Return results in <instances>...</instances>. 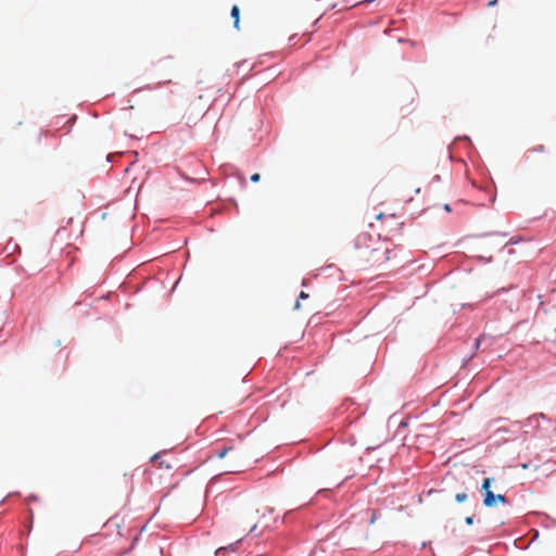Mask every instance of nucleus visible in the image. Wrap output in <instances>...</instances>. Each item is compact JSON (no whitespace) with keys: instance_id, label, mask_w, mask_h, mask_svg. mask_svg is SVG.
Segmentation results:
<instances>
[{"instance_id":"f257e3e1","label":"nucleus","mask_w":556,"mask_h":556,"mask_svg":"<svg viewBox=\"0 0 556 556\" xmlns=\"http://www.w3.org/2000/svg\"><path fill=\"white\" fill-rule=\"evenodd\" d=\"M365 410L362 406L356 404L352 399L344 400L339 406L334 408L332 417L348 414L346 417H364Z\"/></svg>"},{"instance_id":"f03ea898","label":"nucleus","mask_w":556,"mask_h":556,"mask_svg":"<svg viewBox=\"0 0 556 556\" xmlns=\"http://www.w3.org/2000/svg\"><path fill=\"white\" fill-rule=\"evenodd\" d=\"M491 478H485L482 482V490L484 491V498H483V504L484 506L486 507H493L496 505V503H502V504H505L506 503V497L502 494H497L495 495L491 490H490V486H491Z\"/></svg>"},{"instance_id":"7ed1b4c3","label":"nucleus","mask_w":556,"mask_h":556,"mask_svg":"<svg viewBox=\"0 0 556 556\" xmlns=\"http://www.w3.org/2000/svg\"><path fill=\"white\" fill-rule=\"evenodd\" d=\"M231 454L233 464L229 465L226 469V472H238L241 469V465L239 464L242 459V453L236 451L233 447H225L217 452V456L219 458H224L226 455Z\"/></svg>"},{"instance_id":"20e7f679","label":"nucleus","mask_w":556,"mask_h":556,"mask_svg":"<svg viewBox=\"0 0 556 556\" xmlns=\"http://www.w3.org/2000/svg\"><path fill=\"white\" fill-rule=\"evenodd\" d=\"M468 258H473L475 261H477L480 264H490L494 261V257L492 255H490V256H484V255L470 256V255L466 254L465 252H456L455 253V260H457V261H463V260H468Z\"/></svg>"},{"instance_id":"39448f33","label":"nucleus","mask_w":556,"mask_h":556,"mask_svg":"<svg viewBox=\"0 0 556 556\" xmlns=\"http://www.w3.org/2000/svg\"><path fill=\"white\" fill-rule=\"evenodd\" d=\"M3 252H5L8 256H11L13 260H15L21 254L22 249L14 239L10 238L4 245Z\"/></svg>"},{"instance_id":"423d86ee","label":"nucleus","mask_w":556,"mask_h":556,"mask_svg":"<svg viewBox=\"0 0 556 556\" xmlns=\"http://www.w3.org/2000/svg\"><path fill=\"white\" fill-rule=\"evenodd\" d=\"M372 240V236L368 232L359 233L353 241L354 248L356 250L362 249L364 247H369V243Z\"/></svg>"},{"instance_id":"0eeeda50","label":"nucleus","mask_w":556,"mask_h":556,"mask_svg":"<svg viewBox=\"0 0 556 556\" xmlns=\"http://www.w3.org/2000/svg\"><path fill=\"white\" fill-rule=\"evenodd\" d=\"M64 119V123H63V127L66 129V132H70L75 124V122L77 121V115L76 114H73L68 117L66 116H56V121H55V124L58 125L61 121Z\"/></svg>"},{"instance_id":"6e6552de","label":"nucleus","mask_w":556,"mask_h":556,"mask_svg":"<svg viewBox=\"0 0 556 556\" xmlns=\"http://www.w3.org/2000/svg\"><path fill=\"white\" fill-rule=\"evenodd\" d=\"M230 17L235 29H240V8L233 4L230 9Z\"/></svg>"},{"instance_id":"1a4fd4ad","label":"nucleus","mask_w":556,"mask_h":556,"mask_svg":"<svg viewBox=\"0 0 556 556\" xmlns=\"http://www.w3.org/2000/svg\"><path fill=\"white\" fill-rule=\"evenodd\" d=\"M462 142V144L469 150V152L471 150H475V147H473V143H472V140L469 136L467 135H463V136H458L454 139V142Z\"/></svg>"},{"instance_id":"9d476101","label":"nucleus","mask_w":556,"mask_h":556,"mask_svg":"<svg viewBox=\"0 0 556 556\" xmlns=\"http://www.w3.org/2000/svg\"><path fill=\"white\" fill-rule=\"evenodd\" d=\"M484 337L485 336H478L471 345V352L473 355H477L480 351L482 345L484 344Z\"/></svg>"},{"instance_id":"9b49d317","label":"nucleus","mask_w":556,"mask_h":556,"mask_svg":"<svg viewBox=\"0 0 556 556\" xmlns=\"http://www.w3.org/2000/svg\"><path fill=\"white\" fill-rule=\"evenodd\" d=\"M479 336H485L484 337V346H483V351L486 350V349H490L497 340L498 336H492L490 333H486V332H482L480 333Z\"/></svg>"},{"instance_id":"f8f14e48","label":"nucleus","mask_w":556,"mask_h":556,"mask_svg":"<svg viewBox=\"0 0 556 556\" xmlns=\"http://www.w3.org/2000/svg\"><path fill=\"white\" fill-rule=\"evenodd\" d=\"M170 83H172V80L160 81L156 85L148 84V85L143 86L142 88L136 89L135 91H139V90H154V89H159V88L163 87L164 85H168Z\"/></svg>"},{"instance_id":"ddd939ff","label":"nucleus","mask_w":556,"mask_h":556,"mask_svg":"<svg viewBox=\"0 0 556 556\" xmlns=\"http://www.w3.org/2000/svg\"><path fill=\"white\" fill-rule=\"evenodd\" d=\"M498 232H483V233H479V235H473L472 237L475 238H483V237H488V236H492V235H497ZM470 236H468L469 238ZM467 239V237H463L460 238L459 240H457L453 245L454 247H460L462 243Z\"/></svg>"},{"instance_id":"4468645a","label":"nucleus","mask_w":556,"mask_h":556,"mask_svg":"<svg viewBox=\"0 0 556 556\" xmlns=\"http://www.w3.org/2000/svg\"><path fill=\"white\" fill-rule=\"evenodd\" d=\"M528 241V239L521 235H515L513 237H510V239L507 241V245H516V244H519L520 242H526Z\"/></svg>"},{"instance_id":"2eb2a0df","label":"nucleus","mask_w":556,"mask_h":556,"mask_svg":"<svg viewBox=\"0 0 556 556\" xmlns=\"http://www.w3.org/2000/svg\"><path fill=\"white\" fill-rule=\"evenodd\" d=\"M476 357V355H473L472 353H469L468 355L464 356L463 359H462V368H467L472 359Z\"/></svg>"},{"instance_id":"dca6fc26","label":"nucleus","mask_w":556,"mask_h":556,"mask_svg":"<svg viewBox=\"0 0 556 556\" xmlns=\"http://www.w3.org/2000/svg\"><path fill=\"white\" fill-rule=\"evenodd\" d=\"M236 544H237V543H235V544H230V545H228V546H223V547L217 548V551H216V553H215V554H216V556H222V555H224V553H225V552H227V551H229V549L233 552V551L236 549Z\"/></svg>"},{"instance_id":"f3484780","label":"nucleus","mask_w":556,"mask_h":556,"mask_svg":"<svg viewBox=\"0 0 556 556\" xmlns=\"http://www.w3.org/2000/svg\"><path fill=\"white\" fill-rule=\"evenodd\" d=\"M491 192L489 193V202L491 205H493L496 201V192H495V185L494 181L491 180Z\"/></svg>"},{"instance_id":"a211bd4d","label":"nucleus","mask_w":556,"mask_h":556,"mask_svg":"<svg viewBox=\"0 0 556 556\" xmlns=\"http://www.w3.org/2000/svg\"><path fill=\"white\" fill-rule=\"evenodd\" d=\"M515 288H516L515 285H511L509 287H502V288L496 290L495 294L496 295L505 294V293H508L510 290H513Z\"/></svg>"},{"instance_id":"6ab92c4d","label":"nucleus","mask_w":556,"mask_h":556,"mask_svg":"<svg viewBox=\"0 0 556 556\" xmlns=\"http://www.w3.org/2000/svg\"><path fill=\"white\" fill-rule=\"evenodd\" d=\"M395 217H396V215H395V214H390V215H388V216H387V215H386L384 213H382V212H380V213H378V214L376 215V219H377V220H380V219H383V218H388V219L393 220V219H395Z\"/></svg>"},{"instance_id":"aec40b11","label":"nucleus","mask_w":556,"mask_h":556,"mask_svg":"<svg viewBox=\"0 0 556 556\" xmlns=\"http://www.w3.org/2000/svg\"><path fill=\"white\" fill-rule=\"evenodd\" d=\"M455 500L458 502V503H463L467 500V494L465 492L463 493H457L456 496H455Z\"/></svg>"},{"instance_id":"412c9836","label":"nucleus","mask_w":556,"mask_h":556,"mask_svg":"<svg viewBox=\"0 0 556 556\" xmlns=\"http://www.w3.org/2000/svg\"><path fill=\"white\" fill-rule=\"evenodd\" d=\"M530 151L535 152V153H543L545 151V146L538 144L534 148H532Z\"/></svg>"},{"instance_id":"4be33fe9","label":"nucleus","mask_w":556,"mask_h":556,"mask_svg":"<svg viewBox=\"0 0 556 556\" xmlns=\"http://www.w3.org/2000/svg\"><path fill=\"white\" fill-rule=\"evenodd\" d=\"M261 180V174L254 173L250 176V181L253 184H257Z\"/></svg>"},{"instance_id":"5701e85b","label":"nucleus","mask_w":556,"mask_h":556,"mask_svg":"<svg viewBox=\"0 0 556 556\" xmlns=\"http://www.w3.org/2000/svg\"><path fill=\"white\" fill-rule=\"evenodd\" d=\"M308 298H309V294L307 292L301 291L296 299L300 301H303V300H307Z\"/></svg>"},{"instance_id":"b1692460","label":"nucleus","mask_w":556,"mask_h":556,"mask_svg":"<svg viewBox=\"0 0 556 556\" xmlns=\"http://www.w3.org/2000/svg\"><path fill=\"white\" fill-rule=\"evenodd\" d=\"M497 3H498V0H489V1L486 2V7H488V8H494V7H496V5H497Z\"/></svg>"},{"instance_id":"393cba45","label":"nucleus","mask_w":556,"mask_h":556,"mask_svg":"<svg viewBox=\"0 0 556 556\" xmlns=\"http://www.w3.org/2000/svg\"><path fill=\"white\" fill-rule=\"evenodd\" d=\"M239 184H240L241 188H245L247 187L248 184H247V179L244 178V176H241L239 178Z\"/></svg>"},{"instance_id":"a878e982","label":"nucleus","mask_w":556,"mask_h":556,"mask_svg":"<svg viewBox=\"0 0 556 556\" xmlns=\"http://www.w3.org/2000/svg\"><path fill=\"white\" fill-rule=\"evenodd\" d=\"M403 227H404V223H403V222H401V223H396V227H395V228L390 227V230H391V231H392V230H396V231H399V230H401Z\"/></svg>"},{"instance_id":"bb28decb","label":"nucleus","mask_w":556,"mask_h":556,"mask_svg":"<svg viewBox=\"0 0 556 556\" xmlns=\"http://www.w3.org/2000/svg\"><path fill=\"white\" fill-rule=\"evenodd\" d=\"M443 210L446 212V213H451L452 212V205L450 203H444L443 204Z\"/></svg>"},{"instance_id":"cd10ccee","label":"nucleus","mask_w":556,"mask_h":556,"mask_svg":"<svg viewBox=\"0 0 556 556\" xmlns=\"http://www.w3.org/2000/svg\"><path fill=\"white\" fill-rule=\"evenodd\" d=\"M390 258H391V250L386 249V251H384V260L389 261Z\"/></svg>"},{"instance_id":"c85d7f7f","label":"nucleus","mask_w":556,"mask_h":556,"mask_svg":"<svg viewBox=\"0 0 556 556\" xmlns=\"http://www.w3.org/2000/svg\"><path fill=\"white\" fill-rule=\"evenodd\" d=\"M465 522L468 526H471L473 523V518L471 516H468L465 518Z\"/></svg>"},{"instance_id":"c756f323","label":"nucleus","mask_w":556,"mask_h":556,"mask_svg":"<svg viewBox=\"0 0 556 556\" xmlns=\"http://www.w3.org/2000/svg\"><path fill=\"white\" fill-rule=\"evenodd\" d=\"M300 308H301V301L296 299L295 303H294V306H293V309L299 311Z\"/></svg>"},{"instance_id":"7c9ffc66","label":"nucleus","mask_w":556,"mask_h":556,"mask_svg":"<svg viewBox=\"0 0 556 556\" xmlns=\"http://www.w3.org/2000/svg\"><path fill=\"white\" fill-rule=\"evenodd\" d=\"M528 417H539V418H542V417H546V415L544 413H535V414L529 415Z\"/></svg>"},{"instance_id":"2f4dec72","label":"nucleus","mask_w":556,"mask_h":556,"mask_svg":"<svg viewBox=\"0 0 556 556\" xmlns=\"http://www.w3.org/2000/svg\"><path fill=\"white\" fill-rule=\"evenodd\" d=\"M424 413L421 414H412V413H407L404 417H414V418H417V417H421Z\"/></svg>"},{"instance_id":"473e14b6","label":"nucleus","mask_w":556,"mask_h":556,"mask_svg":"<svg viewBox=\"0 0 556 556\" xmlns=\"http://www.w3.org/2000/svg\"><path fill=\"white\" fill-rule=\"evenodd\" d=\"M231 203L233 204V206L236 207V211L238 212L239 211V205H238V202L236 199L231 198Z\"/></svg>"},{"instance_id":"72a5a7b5","label":"nucleus","mask_w":556,"mask_h":556,"mask_svg":"<svg viewBox=\"0 0 556 556\" xmlns=\"http://www.w3.org/2000/svg\"><path fill=\"white\" fill-rule=\"evenodd\" d=\"M159 458H160V454H159V453H156V454H154V455L151 457V462H152V463H156Z\"/></svg>"},{"instance_id":"f704fd0d","label":"nucleus","mask_w":556,"mask_h":556,"mask_svg":"<svg viewBox=\"0 0 556 556\" xmlns=\"http://www.w3.org/2000/svg\"><path fill=\"white\" fill-rule=\"evenodd\" d=\"M458 416H459V414H458L457 412H451V413L447 415V417H453V418H456V417H458Z\"/></svg>"},{"instance_id":"c9c22d12","label":"nucleus","mask_w":556,"mask_h":556,"mask_svg":"<svg viewBox=\"0 0 556 556\" xmlns=\"http://www.w3.org/2000/svg\"><path fill=\"white\" fill-rule=\"evenodd\" d=\"M399 414H400V410H395V412L391 413L389 415V417L394 418V417H397Z\"/></svg>"},{"instance_id":"e433bc0d","label":"nucleus","mask_w":556,"mask_h":556,"mask_svg":"<svg viewBox=\"0 0 556 556\" xmlns=\"http://www.w3.org/2000/svg\"><path fill=\"white\" fill-rule=\"evenodd\" d=\"M332 268H334V266L333 265H329V266H326L325 268H323L321 270L326 271V270L332 269Z\"/></svg>"},{"instance_id":"4c0bfd02","label":"nucleus","mask_w":556,"mask_h":556,"mask_svg":"<svg viewBox=\"0 0 556 556\" xmlns=\"http://www.w3.org/2000/svg\"><path fill=\"white\" fill-rule=\"evenodd\" d=\"M407 426V422L405 420H402L399 425V427H406Z\"/></svg>"},{"instance_id":"58836bf2","label":"nucleus","mask_w":556,"mask_h":556,"mask_svg":"<svg viewBox=\"0 0 556 556\" xmlns=\"http://www.w3.org/2000/svg\"><path fill=\"white\" fill-rule=\"evenodd\" d=\"M433 180H434V181H440V180H441V176H440V175H435V176L433 177Z\"/></svg>"},{"instance_id":"ea45409f","label":"nucleus","mask_w":556,"mask_h":556,"mask_svg":"<svg viewBox=\"0 0 556 556\" xmlns=\"http://www.w3.org/2000/svg\"><path fill=\"white\" fill-rule=\"evenodd\" d=\"M302 287H306L307 286V282L305 281V279L302 280Z\"/></svg>"},{"instance_id":"a19ab883","label":"nucleus","mask_w":556,"mask_h":556,"mask_svg":"<svg viewBox=\"0 0 556 556\" xmlns=\"http://www.w3.org/2000/svg\"><path fill=\"white\" fill-rule=\"evenodd\" d=\"M375 519H376V514L374 513L372 518H371V520H370V521H371V522H374V521H375Z\"/></svg>"},{"instance_id":"79ce46f5","label":"nucleus","mask_w":556,"mask_h":556,"mask_svg":"<svg viewBox=\"0 0 556 556\" xmlns=\"http://www.w3.org/2000/svg\"><path fill=\"white\" fill-rule=\"evenodd\" d=\"M105 217H106V213H103V214H102V216H101V218H102V219H105Z\"/></svg>"},{"instance_id":"37998d69","label":"nucleus","mask_w":556,"mask_h":556,"mask_svg":"<svg viewBox=\"0 0 556 556\" xmlns=\"http://www.w3.org/2000/svg\"><path fill=\"white\" fill-rule=\"evenodd\" d=\"M207 417L213 418V417H217V415L212 414V415H208Z\"/></svg>"},{"instance_id":"c03bdc74","label":"nucleus","mask_w":556,"mask_h":556,"mask_svg":"<svg viewBox=\"0 0 556 556\" xmlns=\"http://www.w3.org/2000/svg\"><path fill=\"white\" fill-rule=\"evenodd\" d=\"M249 417H250V418L255 417V413H252Z\"/></svg>"},{"instance_id":"a18cd8bd","label":"nucleus","mask_w":556,"mask_h":556,"mask_svg":"<svg viewBox=\"0 0 556 556\" xmlns=\"http://www.w3.org/2000/svg\"><path fill=\"white\" fill-rule=\"evenodd\" d=\"M415 192H416V193H419V192H420V188H417V189L415 190Z\"/></svg>"},{"instance_id":"49530a36","label":"nucleus","mask_w":556,"mask_h":556,"mask_svg":"<svg viewBox=\"0 0 556 556\" xmlns=\"http://www.w3.org/2000/svg\"><path fill=\"white\" fill-rule=\"evenodd\" d=\"M178 281L179 280L175 281V285H173V288H176V285H178Z\"/></svg>"},{"instance_id":"de8ad7c7","label":"nucleus","mask_w":556,"mask_h":556,"mask_svg":"<svg viewBox=\"0 0 556 556\" xmlns=\"http://www.w3.org/2000/svg\"><path fill=\"white\" fill-rule=\"evenodd\" d=\"M178 281L179 280L175 281V285H173V288H176V285H178Z\"/></svg>"},{"instance_id":"09e8293b","label":"nucleus","mask_w":556,"mask_h":556,"mask_svg":"<svg viewBox=\"0 0 556 556\" xmlns=\"http://www.w3.org/2000/svg\"><path fill=\"white\" fill-rule=\"evenodd\" d=\"M255 528V525L250 528V532L253 531Z\"/></svg>"}]
</instances>
